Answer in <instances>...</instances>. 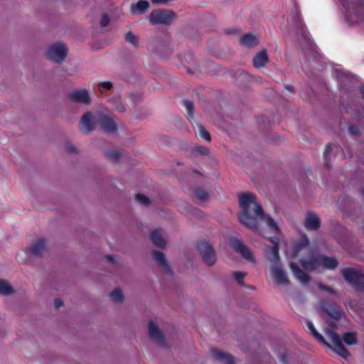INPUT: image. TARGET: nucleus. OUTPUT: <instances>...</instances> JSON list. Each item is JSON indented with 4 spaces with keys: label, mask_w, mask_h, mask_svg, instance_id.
Instances as JSON below:
<instances>
[{
    "label": "nucleus",
    "mask_w": 364,
    "mask_h": 364,
    "mask_svg": "<svg viewBox=\"0 0 364 364\" xmlns=\"http://www.w3.org/2000/svg\"><path fill=\"white\" fill-rule=\"evenodd\" d=\"M68 97L69 100L76 103L85 105H90L91 103L89 92L85 88L76 90L68 93Z\"/></svg>",
    "instance_id": "obj_10"
},
{
    "label": "nucleus",
    "mask_w": 364,
    "mask_h": 364,
    "mask_svg": "<svg viewBox=\"0 0 364 364\" xmlns=\"http://www.w3.org/2000/svg\"><path fill=\"white\" fill-rule=\"evenodd\" d=\"M176 14L171 10L157 9L152 11L149 16L151 25H168L175 18Z\"/></svg>",
    "instance_id": "obj_3"
},
{
    "label": "nucleus",
    "mask_w": 364,
    "mask_h": 364,
    "mask_svg": "<svg viewBox=\"0 0 364 364\" xmlns=\"http://www.w3.org/2000/svg\"><path fill=\"white\" fill-rule=\"evenodd\" d=\"M285 88L291 92L294 91V87L291 85H285Z\"/></svg>",
    "instance_id": "obj_52"
},
{
    "label": "nucleus",
    "mask_w": 364,
    "mask_h": 364,
    "mask_svg": "<svg viewBox=\"0 0 364 364\" xmlns=\"http://www.w3.org/2000/svg\"><path fill=\"white\" fill-rule=\"evenodd\" d=\"M105 259H106L108 262H111V263H114V262H115V257H114V256H112V255H106L105 256Z\"/></svg>",
    "instance_id": "obj_49"
},
{
    "label": "nucleus",
    "mask_w": 364,
    "mask_h": 364,
    "mask_svg": "<svg viewBox=\"0 0 364 364\" xmlns=\"http://www.w3.org/2000/svg\"><path fill=\"white\" fill-rule=\"evenodd\" d=\"M296 17L297 19V27L301 30V35L303 36L304 38L306 41H309V38H308L307 33L306 32V26L303 23L302 21L300 19L299 14L297 11L296 12Z\"/></svg>",
    "instance_id": "obj_35"
},
{
    "label": "nucleus",
    "mask_w": 364,
    "mask_h": 364,
    "mask_svg": "<svg viewBox=\"0 0 364 364\" xmlns=\"http://www.w3.org/2000/svg\"><path fill=\"white\" fill-rule=\"evenodd\" d=\"M117 109L119 112H122L125 111V107L123 105H119V106H117Z\"/></svg>",
    "instance_id": "obj_53"
},
{
    "label": "nucleus",
    "mask_w": 364,
    "mask_h": 364,
    "mask_svg": "<svg viewBox=\"0 0 364 364\" xmlns=\"http://www.w3.org/2000/svg\"><path fill=\"white\" fill-rule=\"evenodd\" d=\"M152 255L154 259L156 260V262L158 263V264L160 266V267L163 269L164 272L168 274H172L173 271L170 266L168 264V262L166 259L164 253L157 250H154L152 252Z\"/></svg>",
    "instance_id": "obj_15"
},
{
    "label": "nucleus",
    "mask_w": 364,
    "mask_h": 364,
    "mask_svg": "<svg viewBox=\"0 0 364 364\" xmlns=\"http://www.w3.org/2000/svg\"><path fill=\"white\" fill-rule=\"evenodd\" d=\"M319 263L320 267L331 270L335 269L338 265V262L336 258L323 255H319Z\"/></svg>",
    "instance_id": "obj_18"
},
{
    "label": "nucleus",
    "mask_w": 364,
    "mask_h": 364,
    "mask_svg": "<svg viewBox=\"0 0 364 364\" xmlns=\"http://www.w3.org/2000/svg\"><path fill=\"white\" fill-rule=\"evenodd\" d=\"M113 87V85L110 81H104L98 83V91L103 94L106 91L110 90Z\"/></svg>",
    "instance_id": "obj_36"
},
{
    "label": "nucleus",
    "mask_w": 364,
    "mask_h": 364,
    "mask_svg": "<svg viewBox=\"0 0 364 364\" xmlns=\"http://www.w3.org/2000/svg\"><path fill=\"white\" fill-rule=\"evenodd\" d=\"M109 296L116 303L122 302L124 299L123 292L119 288L114 289Z\"/></svg>",
    "instance_id": "obj_31"
},
{
    "label": "nucleus",
    "mask_w": 364,
    "mask_h": 364,
    "mask_svg": "<svg viewBox=\"0 0 364 364\" xmlns=\"http://www.w3.org/2000/svg\"><path fill=\"white\" fill-rule=\"evenodd\" d=\"M235 280L237 281V282L241 285V286H243L244 285V277L246 276V274L244 273V272H234L232 273Z\"/></svg>",
    "instance_id": "obj_41"
},
{
    "label": "nucleus",
    "mask_w": 364,
    "mask_h": 364,
    "mask_svg": "<svg viewBox=\"0 0 364 364\" xmlns=\"http://www.w3.org/2000/svg\"><path fill=\"white\" fill-rule=\"evenodd\" d=\"M272 274L276 279L277 282L279 284H289V280L285 274V272L283 271V269L277 266L273 265L272 267Z\"/></svg>",
    "instance_id": "obj_19"
},
{
    "label": "nucleus",
    "mask_w": 364,
    "mask_h": 364,
    "mask_svg": "<svg viewBox=\"0 0 364 364\" xmlns=\"http://www.w3.org/2000/svg\"><path fill=\"white\" fill-rule=\"evenodd\" d=\"M106 156L109 159H120L124 156V154L120 150L113 149L106 151Z\"/></svg>",
    "instance_id": "obj_32"
},
{
    "label": "nucleus",
    "mask_w": 364,
    "mask_h": 364,
    "mask_svg": "<svg viewBox=\"0 0 364 364\" xmlns=\"http://www.w3.org/2000/svg\"><path fill=\"white\" fill-rule=\"evenodd\" d=\"M126 41L131 43L132 45L136 46L138 44V39L131 31L126 33L125 36Z\"/></svg>",
    "instance_id": "obj_39"
},
{
    "label": "nucleus",
    "mask_w": 364,
    "mask_h": 364,
    "mask_svg": "<svg viewBox=\"0 0 364 364\" xmlns=\"http://www.w3.org/2000/svg\"><path fill=\"white\" fill-rule=\"evenodd\" d=\"M318 287L321 290L328 291V293H330L331 294H336V291L332 288L325 286L324 284H323L321 283H319L318 284Z\"/></svg>",
    "instance_id": "obj_43"
},
{
    "label": "nucleus",
    "mask_w": 364,
    "mask_h": 364,
    "mask_svg": "<svg viewBox=\"0 0 364 364\" xmlns=\"http://www.w3.org/2000/svg\"><path fill=\"white\" fill-rule=\"evenodd\" d=\"M96 122L106 133L112 134L117 131V125L111 114H100Z\"/></svg>",
    "instance_id": "obj_9"
},
{
    "label": "nucleus",
    "mask_w": 364,
    "mask_h": 364,
    "mask_svg": "<svg viewBox=\"0 0 364 364\" xmlns=\"http://www.w3.org/2000/svg\"><path fill=\"white\" fill-rule=\"evenodd\" d=\"M343 341L349 346L354 345L357 343L356 336L353 333H346L343 336Z\"/></svg>",
    "instance_id": "obj_33"
},
{
    "label": "nucleus",
    "mask_w": 364,
    "mask_h": 364,
    "mask_svg": "<svg viewBox=\"0 0 364 364\" xmlns=\"http://www.w3.org/2000/svg\"><path fill=\"white\" fill-rule=\"evenodd\" d=\"M197 249L200 253L203 262L208 266H213L216 262L215 252L208 242L201 241L197 244Z\"/></svg>",
    "instance_id": "obj_4"
},
{
    "label": "nucleus",
    "mask_w": 364,
    "mask_h": 364,
    "mask_svg": "<svg viewBox=\"0 0 364 364\" xmlns=\"http://www.w3.org/2000/svg\"><path fill=\"white\" fill-rule=\"evenodd\" d=\"M309 48L312 51L314 55H317V51L316 50V48H315L314 45L311 43L310 39H309Z\"/></svg>",
    "instance_id": "obj_50"
},
{
    "label": "nucleus",
    "mask_w": 364,
    "mask_h": 364,
    "mask_svg": "<svg viewBox=\"0 0 364 364\" xmlns=\"http://www.w3.org/2000/svg\"><path fill=\"white\" fill-rule=\"evenodd\" d=\"M14 293L13 287L5 280L0 279V294L10 295Z\"/></svg>",
    "instance_id": "obj_29"
},
{
    "label": "nucleus",
    "mask_w": 364,
    "mask_h": 364,
    "mask_svg": "<svg viewBox=\"0 0 364 364\" xmlns=\"http://www.w3.org/2000/svg\"><path fill=\"white\" fill-rule=\"evenodd\" d=\"M227 33H228V34H230V33H233V31H227Z\"/></svg>",
    "instance_id": "obj_55"
},
{
    "label": "nucleus",
    "mask_w": 364,
    "mask_h": 364,
    "mask_svg": "<svg viewBox=\"0 0 364 364\" xmlns=\"http://www.w3.org/2000/svg\"><path fill=\"white\" fill-rule=\"evenodd\" d=\"M320 218L314 212L306 214L304 226L308 230H317L321 227Z\"/></svg>",
    "instance_id": "obj_13"
},
{
    "label": "nucleus",
    "mask_w": 364,
    "mask_h": 364,
    "mask_svg": "<svg viewBox=\"0 0 364 364\" xmlns=\"http://www.w3.org/2000/svg\"><path fill=\"white\" fill-rule=\"evenodd\" d=\"M67 53L68 49L65 45L61 42H57L49 46L47 55L48 59L56 63H61L64 60Z\"/></svg>",
    "instance_id": "obj_7"
},
{
    "label": "nucleus",
    "mask_w": 364,
    "mask_h": 364,
    "mask_svg": "<svg viewBox=\"0 0 364 364\" xmlns=\"http://www.w3.org/2000/svg\"><path fill=\"white\" fill-rule=\"evenodd\" d=\"M306 326L309 330V333H311L318 342L322 343L323 345L327 347H331L330 343H328L324 339L323 336L316 331V328L314 327V325L311 321H307Z\"/></svg>",
    "instance_id": "obj_22"
},
{
    "label": "nucleus",
    "mask_w": 364,
    "mask_h": 364,
    "mask_svg": "<svg viewBox=\"0 0 364 364\" xmlns=\"http://www.w3.org/2000/svg\"><path fill=\"white\" fill-rule=\"evenodd\" d=\"M95 128L92 113L88 112L83 114L80 121V129L84 134L90 133Z\"/></svg>",
    "instance_id": "obj_14"
},
{
    "label": "nucleus",
    "mask_w": 364,
    "mask_h": 364,
    "mask_svg": "<svg viewBox=\"0 0 364 364\" xmlns=\"http://www.w3.org/2000/svg\"><path fill=\"white\" fill-rule=\"evenodd\" d=\"M149 8V3L146 0H139L135 4L131 6L132 14H144Z\"/></svg>",
    "instance_id": "obj_24"
},
{
    "label": "nucleus",
    "mask_w": 364,
    "mask_h": 364,
    "mask_svg": "<svg viewBox=\"0 0 364 364\" xmlns=\"http://www.w3.org/2000/svg\"><path fill=\"white\" fill-rule=\"evenodd\" d=\"M149 334L151 338L155 340L161 346L166 344V339L164 334L152 320L149 323Z\"/></svg>",
    "instance_id": "obj_12"
},
{
    "label": "nucleus",
    "mask_w": 364,
    "mask_h": 364,
    "mask_svg": "<svg viewBox=\"0 0 364 364\" xmlns=\"http://www.w3.org/2000/svg\"><path fill=\"white\" fill-rule=\"evenodd\" d=\"M323 311L336 320H339L341 317V308L334 302L328 300L323 301L321 303Z\"/></svg>",
    "instance_id": "obj_11"
},
{
    "label": "nucleus",
    "mask_w": 364,
    "mask_h": 364,
    "mask_svg": "<svg viewBox=\"0 0 364 364\" xmlns=\"http://www.w3.org/2000/svg\"><path fill=\"white\" fill-rule=\"evenodd\" d=\"M230 246L233 250L242 256L245 259L255 263V258L250 249L240 240L232 237L230 240Z\"/></svg>",
    "instance_id": "obj_5"
},
{
    "label": "nucleus",
    "mask_w": 364,
    "mask_h": 364,
    "mask_svg": "<svg viewBox=\"0 0 364 364\" xmlns=\"http://www.w3.org/2000/svg\"><path fill=\"white\" fill-rule=\"evenodd\" d=\"M183 105L186 109V117L187 119L191 122L194 119V105L192 101L191 100H184Z\"/></svg>",
    "instance_id": "obj_30"
},
{
    "label": "nucleus",
    "mask_w": 364,
    "mask_h": 364,
    "mask_svg": "<svg viewBox=\"0 0 364 364\" xmlns=\"http://www.w3.org/2000/svg\"><path fill=\"white\" fill-rule=\"evenodd\" d=\"M53 304L55 309H59L63 305V301L60 299H55L53 301Z\"/></svg>",
    "instance_id": "obj_48"
},
{
    "label": "nucleus",
    "mask_w": 364,
    "mask_h": 364,
    "mask_svg": "<svg viewBox=\"0 0 364 364\" xmlns=\"http://www.w3.org/2000/svg\"><path fill=\"white\" fill-rule=\"evenodd\" d=\"M326 335L330 338L333 347L331 346L330 348H332L334 352H336L338 355L341 356L343 358H348L349 356V353L348 350L343 346L341 338L338 334L336 333L334 331L328 329L326 331Z\"/></svg>",
    "instance_id": "obj_8"
},
{
    "label": "nucleus",
    "mask_w": 364,
    "mask_h": 364,
    "mask_svg": "<svg viewBox=\"0 0 364 364\" xmlns=\"http://www.w3.org/2000/svg\"><path fill=\"white\" fill-rule=\"evenodd\" d=\"M343 6L349 15L354 14L358 21H364V0L343 1Z\"/></svg>",
    "instance_id": "obj_6"
},
{
    "label": "nucleus",
    "mask_w": 364,
    "mask_h": 364,
    "mask_svg": "<svg viewBox=\"0 0 364 364\" xmlns=\"http://www.w3.org/2000/svg\"><path fill=\"white\" fill-rule=\"evenodd\" d=\"M151 240L153 244L159 247H165L166 242L162 236V230L157 228L151 232L150 234Z\"/></svg>",
    "instance_id": "obj_21"
},
{
    "label": "nucleus",
    "mask_w": 364,
    "mask_h": 364,
    "mask_svg": "<svg viewBox=\"0 0 364 364\" xmlns=\"http://www.w3.org/2000/svg\"><path fill=\"white\" fill-rule=\"evenodd\" d=\"M65 149L68 153H77V148L72 144L68 143L65 144Z\"/></svg>",
    "instance_id": "obj_45"
},
{
    "label": "nucleus",
    "mask_w": 364,
    "mask_h": 364,
    "mask_svg": "<svg viewBox=\"0 0 364 364\" xmlns=\"http://www.w3.org/2000/svg\"><path fill=\"white\" fill-rule=\"evenodd\" d=\"M269 62V58L265 50L257 53L252 59V65L255 68H264Z\"/></svg>",
    "instance_id": "obj_17"
},
{
    "label": "nucleus",
    "mask_w": 364,
    "mask_h": 364,
    "mask_svg": "<svg viewBox=\"0 0 364 364\" xmlns=\"http://www.w3.org/2000/svg\"><path fill=\"white\" fill-rule=\"evenodd\" d=\"M46 247V240L45 238H39L31 246L28 248V252L34 257L42 255Z\"/></svg>",
    "instance_id": "obj_16"
},
{
    "label": "nucleus",
    "mask_w": 364,
    "mask_h": 364,
    "mask_svg": "<svg viewBox=\"0 0 364 364\" xmlns=\"http://www.w3.org/2000/svg\"><path fill=\"white\" fill-rule=\"evenodd\" d=\"M340 152V147L336 144H327L323 151V159H331L338 157Z\"/></svg>",
    "instance_id": "obj_25"
},
{
    "label": "nucleus",
    "mask_w": 364,
    "mask_h": 364,
    "mask_svg": "<svg viewBox=\"0 0 364 364\" xmlns=\"http://www.w3.org/2000/svg\"><path fill=\"white\" fill-rule=\"evenodd\" d=\"M198 132L200 138L203 139L207 141H210L211 137L210 134L202 124H198Z\"/></svg>",
    "instance_id": "obj_34"
},
{
    "label": "nucleus",
    "mask_w": 364,
    "mask_h": 364,
    "mask_svg": "<svg viewBox=\"0 0 364 364\" xmlns=\"http://www.w3.org/2000/svg\"><path fill=\"white\" fill-rule=\"evenodd\" d=\"M327 323H328V325L333 328L332 330L334 331V329L337 328V325L335 322L333 321H327Z\"/></svg>",
    "instance_id": "obj_51"
},
{
    "label": "nucleus",
    "mask_w": 364,
    "mask_h": 364,
    "mask_svg": "<svg viewBox=\"0 0 364 364\" xmlns=\"http://www.w3.org/2000/svg\"><path fill=\"white\" fill-rule=\"evenodd\" d=\"M301 266L308 270H314L320 267L319 255L312 257L309 259H303L301 260Z\"/></svg>",
    "instance_id": "obj_23"
},
{
    "label": "nucleus",
    "mask_w": 364,
    "mask_h": 364,
    "mask_svg": "<svg viewBox=\"0 0 364 364\" xmlns=\"http://www.w3.org/2000/svg\"><path fill=\"white\" fill-rule=\"evenodd\" d=\"M359 90H360L362 97L364 99V85H361L359 87Z\"/></svg>",
    "instance_id": "obj_54"
},
{
    "label": "nucleus",
    "mask_w": 364,
    "mask_h": 364,
    "mask_svg": "<svg viewBox=\"0 0 364 364\" xmlns=\"http://www.w3.org/2000/svg\"><path fill=\"white\" fill-rule=\"evenodd\" d=\"M241 212L238 218L240 222L245 226L252 230L258 228V220L266 222L268 228L275 233H279L280 230L272 217L264 213L262 207L256 201V196L253 193H244L239 197Z\"/></svg>",
    "instance_id": "obj_1"
},
{
    "label": "nucleus",
    "mask_w": 364,
    "mask_h": 364,
    "mask_svg": "<svg viewBox=\"0 0 364 364\" xmlns=\"http://www.w3.org/2000/svg\"><path fill=\"white\" fill-rule=\"evenodd\" d=\"M267 258L272 263L274 264V265H277L279 263L280 257L278 243H274V245L269 249V253L267 256Z\"/></svg>",
    "instance_id": "obj_28"
},
{
    "label": "nucleus",
    "mask_w": 364,
    "mask_h": 364,
    "mask_svg": "<svg viewBox=\"0 0 364 364\" xmlns=\"http://www.w3.org/2000/svg\"><path fill=\"white\" fill-rule=\"evenodd\" d=\"M240 43L246 47L252 48L258 45L259 41L257 37L252 33H246L240 38Z\"/></svg>",
    "instance_id": "obj_27"
},
{
    "label": "nucleus",
    "mask_w": 364,
    "mask_h": 364,
    "mask_svg": "<svg viewBox=\"0 0 364 364\" xmlns=\"http://www.w3.org/2000/svg\"><path fill=\"white\" fill-rule=\"evenodd\" d=\"M362 193L364 195V188L362 189Z\"/></svg>",
    "instance_id": "obj_56"
},
{
    "label": "nucleus",
    "mask_w": 364,
    "mask_h": 364,
    "mask_svg": "<svg viewBox=\"0 0 364 364\" xmlns=\"http://www.w3.org/2000/svg\"><path fill=\"white\" fill-rule=\"evenodd\" d=\"M349 132L353 135H358V134H359V129L355 125H350L349 127Z\"/></svg>",
    "instance_id": "obj_47"
},
{
    "label": "nucleus",
    "mask_w": 364,
    "mask_h": 364,
    "mask_svg": "<svg viewBox=\"0 0 364 364\" xmlns=\"http://www.w3.org/2000/svg\"><path fill=\"white\" fill-rule=\"evenodd\" d=\"M212 354L218 360L225 362L226 364H235L234 358L229 353L218 350H213Z\"/></svg>",
    "instance_id": "obj_26"
},
{
    "label": "nucleus",
    "mask_w": 364,
    "mask_h": 364,
    "mask_svg": "<svg viewBox=\"0 0 364 364\" xmlns=\"http://www.w3.org/2000/svg\"><path fill=\"white\" fill-rule=\"evenodd\" d=\"M309 245V240L306 235H303L300 237V240L296 243V247L297 249L301 250Z\"/></svg>",
    "instance_id": "obj_38"
},
{
    "label": "nucleus",
    "mask_w": 364,
    "mask_h": 364,
    "mask_svg": "<svg viewBox=\"0 0 364 364\" xmlns=\"http://www.w3.org/2000/svg\"><path fill=\"white\" fill-rule=\"evenodd\" d=\"M136 200H137L138 203H141L144 206H148L151 203L150 199L147 196L142 195L141 193H137L136 195Z\"/></svg>",
    "instance_id": "obj_37"
},
{
    "label": "nucleus",
    "mask_w": 364,
    "mask_h": 364,
    "mask_svg": "<svg viewBox=\"0 0 364 364\" xmlns=\"http://www.w3.org/2000/svg\"><path fill=\"white\" fill-rule=\"evenodd\" d=\"M195 152L200 154V155H208L209 150L203 146H197L194 149Z\"/></svg>",
    "instance_id": "obj_42"
},
{
    "label": "nucleus",
    "mask_w": 364,
    "mask_h": 364,
    "mask_svg": "<svg viewBox=\"0 0 364 364\" xmlns=\"http://www.w3.org/2000/svg\"><path fill=\"white\" fill-rule=\"evenodd\" d=\"M279 359H280V361L282 363V364L288 363V356L285 352L279 353Z\"/></svg>",
    "instance_id": "obj_46"
},
{
    "label": "nucleus",
    "mask_w": 364,
    "mask_h": 364,
    "mask_svg": "<svg viewBox=\"0 0 364 364\" xmlns=\"http://www.w3.org/2000/svg\"><path fill=\"white\" fill-rule=\"evenodd\" d=\"M290 268L294 273V277L302 284H308L310 281V277L301 270L299 267L294 263L290 264Z\"/></svg>",
    "instance_id": "obj_20"
},
{
    "label": "nucleus",
    "mask_w": 364,
    "mask_h": 364,
    "mask_svg": "<svg viewBox=\"0 0 364 364\" xmlns=\"http://www.w3.org/2000/svg\"><path fill=\"white\" fill-rule=\"evenodd\" d=\"M109 23V18L107 14H103L101 18L100 25L102 27H106Z\"/></svg>",
    "instance_id": "obj_44"
},
{
    "label": "nucleus",
    "mask_w": 364,
    "mask_h": 364,
    "mask_svg": "<svg viewBox=\"0 0 364 364\" xmlns=\"http://www.w3.org/2000/svg\"><path fill=\"white\" fill-rule=\"evenodd\" d=\"M195 194L200 200L203 201L208 198V193L200 188L195 190Z\"/></svg>",
    "instance_id": "obj_40"
},
{
    "label": "nucleus",
    "mask_w": 364,
    "mask_h": 364,
    "mask_svg": "<svg viewBox=\"0 0 364 364\" xmlns=\"http://www.w3.org/2000/svg\"><path fill=\"white\" fill-rule=\"evenodd\" d=\"M341 274L346 282L358 292H364V273L353 268H343Z\"/></svg>",
    "instance_id": "obj_2"
}]
</instances>
